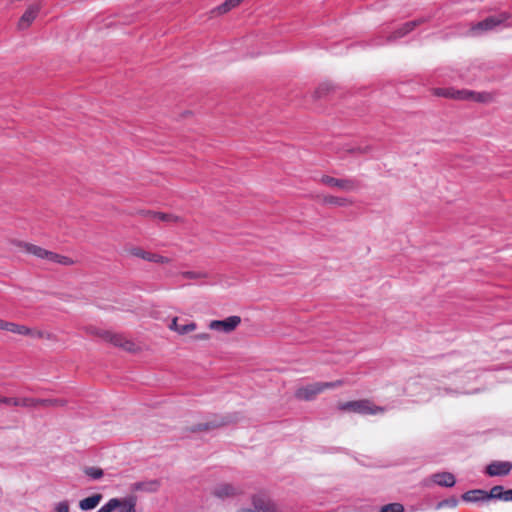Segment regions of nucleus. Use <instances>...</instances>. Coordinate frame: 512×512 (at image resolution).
Masks as SVG:
<instances>
[{
    "instance_id": "nucleus-1",
    "label": "nucleus",
    "mask_w": 512,
    "mask_h": 512,
    "mask_svg": "<svg viewBox=\"0 0 512 512\" xmlns=\"http://www.w3.org/2000/svg\"><path fill=\"white\" fill-rule=\"evenodd\" d=\"M238 420V413H230L225 415L213 414L208 421L193 425L188 428V431L191 433L208 432L231 424H235L238 422Z\"/></svg>"
},
{
    "instance_id": "nucleus-2",
    "label": "nucleus",
    "mask_w": 512,
    "mask_h": 512,
    "mask_svg": "<svg viewBox=\"0 0 512 512\" xmlns=\"http://www.w3.org/2000/svg\"><path fill=\"white\" fill-rule=\"evenodd\" d=\"M17 245L20 248H23L27 253L32 254L41 259H47L48 261L53 263H57L63 266H71L75 264V261L67 256L46 250L40 246L31 243L18 242Z\"/></svg>"
},
{
    "instance_id": "nucleus-3",
    "label": "nucleus",
    "mask_w": 512,
    "mask_h": 512,
    "mask_svg": "<svg viewBox=\"0 0 512 512\" xmlns=\"http://www.w3.org/2000/svg\"><path fill=\"white\" fill-rule=\"evenodd\" d=\"M338 409L341 411L353 412L361 415H374L384 411L383 407L374 405L368 399L339 403Z\"/></svg>"
},
{
    "instance_id": "nucleus-4",
    "label": "nucleus",
    "mask_w": 512,
    "mask_h": 512,
    "mask_svg": "<svg viewBox=\"0 0 512 512\" xmlns=\"http://www.w3.org/2000/svg\"><path fill=\"white\" fill-rule=\"evenodd\" d=\"M343 384V381L336 380L333 382H316L303 387L298 388L295 391V397L299 400L311 401L319 393L323 392L328 388H336Z\"/></svg>"
},
{
    "instance_id": "nucleus-5",
    "label": "nucleus",
    "mask_w": 512,
    "mask_h": 512,
    "mask_svg": "<svg viewBox=\"0 0 512 512\" xmlns=\"http://www.w3.org/2000/svg\"><path fill=\"white\" fill-rule=\"evenodd\" d=\"M87 332L91 335H96L100 338H102L104 341L109 342L113 344L116 347H120L124 349L125 351L132 352L135 350V344L126 339L121 334L112 333L110 331L100 330L96 327H89L87 328Z\"/></svg>"
},
{
    "instance_id": "nucleus-6",
    "label": "nucleus",
    "mask_w": 512,
    "mask_h": 512,
    "mask_svg": "<svg viewBox=\"0 0 512 512\" xmlns=\"http://www.w3.org/2000/svg\"><path fill=\"white\" fill-rule=\"evenodd\" d=\"M321 183L330 187H336L345 192L356 191L362 187V182L356 178H334L332 176L323 175L320 179Z\"/></svg>"
},
{
    "instance_id": "nucleus-7",
    "label": "nucleus",
    "mask_w": 512,
    "mask_h": 512,
    "mask_svg": "<svg viewBox=\"0 0 512 512\" xmlns=\"http://www.w3.org/2000/svg\"><path fill=\"white\" fill-rule=\"evenodd\" d=\"M507 20V16L505 14L500 15H492L488 16L485 19L477 22L476 24L472 25L471 32L473 35H480L484 32H488L502 24L504 21Z\"/></svg>"
},
{
    "instance_id": "nucleus-8",
    "label": "nucleus",
    "mask_w": 512,
    "mask_h": 512,
    "mask_svg": "<svg viewBox=\"0 0 512 512\" xmlns=\"http://www.w3.org/2000/svg\"><path fill=\"white\" fill-rule=\"evenodd\" d=\"M426 21H427L426 18H419V19H415V20L408 21V22L404 23L401 27H399L398 29L393 31L387 37V41L391 42V41H394V40H397L399 38L406 36L407 34L412 32L416 27L425 23Z\"/></svg>"
},
{
    "instance_id": "nucleus-9",
    "label": "nucleus",
    "mask_w": 512,
    "mask_h": 512,
    "mask_svg": "<svg viewBox=\"0 0 512 512\" xmlns=\"http://www.w3.org/2000/svg\"><path fill=\"white\" fill-rule=\"evenodd\" d=\"M241 488L234 486L230 483H220L216 485L212 491V494L219 499L232 498L242 494Z\"/></svg>"
},
{
    "instance_id": "nucleus-10",
    "label": "nucleus",
    "mask_w": 512,
    "mask_h": 512,
    "mask_svg": "<svg viewBox=\"0 0 512 512\" xmlns=\"http://www.w3.org/2000/svg\"><path fill=\"white\" fill-rule=\"evenodd\" d=\"M241 323L239 316H230L224 320H213L209 324L212 330H219L226 333L233 331Z\"/></svg>"
},
{
    "instance_id": "nucleus-11",
    "label": "nucleus",
    "mask_w": 512,
    "mask_h": 512,
    "mask_svg": "<svg viewBox=\"0 0 512 512\" xmlns=\"http://www.w3.org/2000/svg\"><path fill=\"white\" fill-rule=\"evenodd\" d=\"M512 470V463L509 461H493L486 467V474L490 477L506 476Z\"/></svg>"
},
{
    "instance_id": "nucleus-12",
    "label": "nucleus",
    "mask_w": 512,
    "mask_h": 512,
    "mask_svg": "<svg viewBox=\"0 0 512 512\" xmlns=\"http://www.w3.org/2000/svg\"><path fill=\"white\" fill-rule=\"evenodd\" d=\"M252 505L258 512H277L276 504L264 494L253 495Z\"/></svg>"
},
{
    "instance_id": "nucleus-13",
    "label": "nucleus",
    "mask_w": 512,
    "mask_h": 512,
    "mask_svg": "<svg viewBox=\"0 0 512 512\" xmlns=\"http://www.w3.org/2000/svg\"><path fill=\"white\" fill-rule=\"evenodd\" d=\"M40 11V6L37 4H33L28 7V9L24 12L21 18L18 21V28L20 30L27 29L31 23L35 20L36 16Z\"/></svg>"
},
{
    "instance_id": "nucleus-14",
    "label": "nucleus",
    "mask_w": 512,
    "mask_h": 512,
    "mask_svg": "<svg viewBox=\"0 0 512 512\" xmlns=\"http://www.w3.org/2000/svg\"><path fill=\"white\" fill-rule=\"evenodd\" d=\"M463 99L478 103H489L493 100V94L489 92H475L472 90L462 89Z\"/></svg>"
},
{
    "instance_id": "nucleus-15",
    "label": "nucleus",
    "mask_w": 512,
    "mask_h": 512,
    "mask_svg": "<svg viewBox=\"0 0 512 512\" xmlns=\"http://www.w3.org/2000/svg\"><path fill=\"white\" fill-rule=\"evenodd\" d=\"M110 501H116L118 503L116 507L118 512H136L137 497L135 495L124 498H111Z\"/></svg>"
},
{
    "instance_id": "nucleus-16",
    "label": "nucleus",
    "mask_w": 512,
    "mask_h": 512,
    "mask_svg": "<svg viewBox=\"0 0 512 512\" xmlns=\"http://www.w3.org/2000/svg\"><path fill=\"white\" fill-rule=\"evenodd\" d=\"M432 481L441 487H453L456 483L455 476L450 472H439L432 475Z\"/></svg>"
},
{
    "instance_id": "nucleus-17",
    "label": "nucleus",
    "mask_w": 512,
    "mask_h": 512,
    "mask_svg": "<svg viewBox=\"0 0 512 512\" xmlns=\"http://www.w3.org/2000/svg\"><path fill=\"white\" fill-rule=\"evenodd\" d=\"M160 487V481L157 479L149 481H140L132 484V491L156 492Z\"/></svg>"
},
{
    "instance_id": "nucleus-18",
    "label": "nucleus",
    "mask_w": 512,
    "mask_h": 512,
    "mask_svg": "<svg viewBox=\"0 0 512 512\" xmlns=\"http://www.w3.org/2000/svg\"><path fill=\"white\" fill-rule=\"evenodd\" d=\"M103 496L100 493L93 494L90 497L84 498L79 502V507L83 511L94 509L102 500Z\"/></svg>"
},
{
    "instance_id": "nucleus-19",
    "label": "nucleus",
    "mask_w": 512,
    "mask_h": 512,
    "mask_svg": "<svg viewBox=\"0 0 512 512\" xmlns=\"http://www.w3.org/2000/svg\"><path fill=\"white\" fill-rule=\"evenodd\" d=\"M434 94L439 97L451 98L456 100H462V90H456L454 88H435Z\"/></svg>"
},
{
    "instance_id": "nucleus-20",
    "label": "nucleus",
    "mask_w": 512,
    "mask_h": 512,
    "mask_svg": "<svg viewBox=\"0 0 512 512\" xmlns=\"http://www.w3.org/2000/svg\"><path fill=\"white\" fill-rule=\"evenodd\" d=\"M484 496V490L474 489L463 493L461 498L463 501L476 503L481 501H487Z\"/></svg>"
},
{
    "instance_id": "nucleus-21",
    "label": "nucleus",
    "mask_w": 512,
    "mask_h": 512,
    "mask_svg": "<svg viewBox=\"0 0 512 512\" xmlns=\"http://www.w3.org/2000/svg\"><path fill=\"white\" fill-rule=\"evenodd\" d=\"M4 330L15 333V334L24 335V336L31 334V328H29L25 325H20V324H17L14 322H8V321H6V323H5Z\"/></svg>"
},
{
    "instance_id": "nucleus-22",
    "label": "nucleus",
    "mask_w": 512,
    "mask_h": 512,
    "mask_svg": "<svg viewBox=\"0 0 512 512\" xmlns=\"http://www.w3.org/2000/svg\"><path fill=\"white\" fill-rule=\"evenodd\" d=\"M322 202H323V204H326V205H335V206H340V207L348 206L352 203L347 198L337 197V196H332V195L324 196L322 199Z\"/></svg>"
},
{
    "instance_id": "nucleus-23",
    "label": "nucleus",
    "mask_w": 512,
    "mask_h": 512,
    "mask_svg": "<svg viewBox=\"0 0 512 512\" xmlns=\"http://www.w3.org/2000/svg\"><path fill=\"white\" fill-rule=\"evenodd\" d=\"M486 500L499 499L502 500V494H504V488L501 485H496L491 488L489 492L484 490Z\"/></svg>"
},
{
    "instance_id": "nucleus-24",
    "label": "nucleus",
    "mask_w": 512,
    "mask_h": 512,
    "mask_svg": "<svg viewBox=\"0 0 512 512\" xmlns=\"http://www.w3.org/2000/svg\"><path fill=\"white\" fill-rule=\"evenodd\" d=\"M332 90H333V86L331 84L322 83L316 88V90L314 92V98L321 99L323 97H326Z\"/></svg>"
},
{
    "instance_id": "nucleus-25",
    "label": "nucleus",
    "mask_w": 512,
    "mask_h": 512,
    "mask_svg": "<svg viewBox=\"0 0 512 512\" xmlns=\"http://www.w3.org/2000/svg\"><path fill=\"white\" fill-rule=\"evenodd\" d=\"M243 0H226L224 3L217 7L219 14L226 13L232 8L238 6Z\"/></svg>"
},
{
    "instance_id": "nucleus-26",
    "label": "nucleus",
    "mask_w": 512,
    "mask_h": 512,
    "mask_svg": "<svg viewBox=\"0 0 512 512\" xmlns=\"http://www.w3.org/2000/svg\"><path fill=\"white\" fill-rule=\"evenodd\" d=\"M128 252L132 256L141 258V259L146 260V261H149L150 255H151V252H147V251L143 250L140 247H131V248L128 249Z\"/></svg>"
},
{
    "instance_id": "nucleus-27",
    "label": "nucleus",
    "mask_w": 512,
    "mask_h": 512,
    "mask_svg": "<svg viewBox=\"0 0 512 512\" xmlns=\"http://www.w3.org/2000/svg\"><path fill=\"white\" fill-rule=\"evenodd\" d=\"M65 404L66 401L63 399H39V406L42 407H58Z\"/></svg>"
},
{
    "instance_id": "nucleus-28",
    "label": "nucleus",
    "mask_w": 512,
    "mask_h": 512,
    "mask_svg": "<svg viewBox=\"0 0 512 512\" xmlns=\"http://www.w3.org/2000/svg\"><path fill=\"white\" fill-rule=\"evenodd\" d=\"M18 406L21 407H38L39 399L31 397L17 398Z\"/></svg>"
},
{
    "instance_id": "nucleus-29",
    "label": "nucleus",
    "mask_w": 512,
    "mask_h": 512,
    "mask_svg": "<svg viewBox=\"0 0 512 512\" xmlns=\"http://www.w3.org/2000/svg\"><path fill=\"white\" fill-rule=\"evenodd\" d=\"M84 473L94 479V480H98L100 479L103 475H104V472L101 468H98V467H85L84 468Z\"/></svg>"
},
{
    "instance_id": "nucleus-30",
    "label": "nucleus",
    "mask_w": 512,
    "mask_h": 512,
    "mask_svg": "<svg viewBox=\"0 0 512 512\" xmlns=\"http://www.w3.org/2000/svg\"><path fill=\"white\" fill-rule=\"evenodd\" d=\"M154 219H157V220H160L163 222H178V221H180L179 216L169 214V213H163V212H157L156 214H154Z\"/></svg>"
},
{
    "instance_id": "nucleus-31",
    "label": "nucleus",
    "mask_w": 512,
    "mask_h": 512,
    "mask_svg": "<svg viewBox=\"0 0 512 512\" xmlns=\"http://www.w3.org/2000/svg\"><path fill=\"white\" fill-rule=\"evenodd\" d=\"M379 512H405L401 503H389L381 507Z\"/></svg>"
},
{
    "instance_id": "nucleus-32",
    "label": "nucleus",
    "mask_w": 512,
    "mask_h": 512,
    "mask_svg": "<svg viewBox=\"0 0 512 512\" xmlns=\"http://www.w3.org/2000/svg\"><path fill=\"white\" fill-rule=\"evenodd\" d=\"M181 276L186 279L196 280L207 277V273L199 271H185L181 273Z\"/></svg>"
},
{
    "instance_id": "nucleus-33",
    "label": "nucleus",
    "mask_w": 512,
    "mask_h": 512,
    "mask_svg": "<svg viewBox=\"0 0 512 512\" xmlns=\"http://www.w3.org/2000/svg\"><path fill=\"white\" fill-rule=\"evenodd\" d=\"M457 505H458V499L456 497L452 496L450 498H447V499H444V500L438 502L437 508L438 509L444 508V507L454 508Z\"/></svg>"
},
{
    "instance_id": "nucleus-34",
    "label": "nucleus",
    "mask_w": 512,
    "mask_h": 512,
    "mask_svg": "<svg viewBox=\"0 0 512 512\" xmlns=\"http://www.w3.org/2000/svg\"><path fill=\"white\" fill-rule=\"evenodd\" d=\"M196 328H197V325L195 322H190V323H187L184 325H180L178 334L185 335V334H188V333L194 331Z\"/></svg>"
},
{
    "instance_id": "nucleus-35",
    "label": "nucleus",
    "mask_w": 512,
    "mask_h": 512,
    "mask_svg": "<svg viewBox=\"0 0 512 512\" xmlns=\"http://www.w3.org/2000/svg\"><path fill=\"white\" fill-rule=\"evenodd\" d=\"M170 261L171 260L168 257H164V256L156 254V253H151L150 259H149V262L160 263V264H168V263H170Z\"/></svg>"
},
{
    "instance_id": "nucleus-36",
    "label": "nucleus",
    "mask_w": 512,
    "mask_h": 512,
    "mask_svg": "<svg viewBox=\"0 0 512 512\" xmlns=\"http://www.w3.org/2000/svg\"><path fill=\"white\" fill-rule=\"evenodd\" d=\"M346 151L350 154H366L371 151V147L370 146H365V147L357 146V147L348 148Z\"/></svg>"
},
{
    "instance_id": "nucleus-37",
    "label": "nucleus",
    "mask_w": 512,
    "mask_h": 512,
    "mask_svg": "<svg viewBox=\"0 0 512 512\" xmlns=\"http://www.w3.org/2000/svg\"><path fill=\"white\" fill-rule=\"evenodd\" d=\"M118 503L116 501L111 502L110 500L102 506L97 512H113L116 510Z\"/></svg>"
},
{
    "instance_id": "nucleus-38",
    "label": "nucleus",
    "mask_w": 512,
    "mask_h": 512,
    "mask_svg": "<svg viewBox=\"0 0 512 512\" xmlns=\"http://www.w3.org/2000/svg\"><path fill=\"white\" fill-rule=\"evenodd\" d=\"M0 404L18 406L17 398L5 397L0 395Z\"/></svg>"
},
{
    "instance_id": "nucleus-39",
    "label": "nucleus",
    "mask_w": 512,
    "mask_h": 512,
    "mask_svg": "<svg viewBox=\"0 0 512 512\" xmlns=\"http://www.w3.org/2000/svg\"><path fill=\"white\" fill-rule=\"evenodd\" d=\"M56 512H69V504L67 501L59 502L55 508Z\"/></svg>"
},
{
    "instance_id": "nucleus-40",
    "label": "nucleus",
    "mask_w": 512,
    "mask_h": 512,
    "mask_svg": "<svg viewBox=\"0 0 512 512\" xmlns=\"http://www.w3.org/2000/svg\"><path fill=\"white\" fill-rule=\"evenodd\" d=\"M181 324H178V317H174L169 325V328L178 333Z\"/></svg>"
},
{
    "instance_id": "nucleus-41",
    "label": "nucleus",
    "mask_w": 512,
    "mask_h": 512,
    "mask_svg": "<svg viewBox=\"0 0 512 512\" xmlns=\"http://www.w3.org/2000/svg\"><path fill=\"white\" fill-rule=\"evenodd\" d=\"M44 335H45L44 331L31 329V334H28L27 336L36 337V338H44Z\"/></svg>"
},
{
    "instance_id": "nucleus-42",
    "label": "nucleus",
    "mask_w": 512,
    "mask_h": 512,
    "mask_svg": "<svg viewBox=\"0 0 512 512\" xmlns=\"http://www.w3.org/2000/svg\"><path fill=\"white\" fill-rule=\"evenodd\" d=\"M194 340H209L210 334L209 333H199L193 336Z\"/></svg>"
},
{
    "instance_id": "nucleus-43",
    "label": "nucleus",
    "mask_w": 512,
    "mask_h": 512,
    "mask_svg": "<svg viewBox=\"0 0 512 512\" xmlns=\"http://www.w3.org/2000/svg\"><path fill=\"white\" fill-rule=\"evenodd\" d=\"M503 501H512V489L504 490V494H502Z\"/></svg>"
},
{
    "instance_id": "nucleus-44",
    "label": "nucleus",
    "mask_w": 512,
    "mask_h": 512,
    "mask_svg": "<svg viewBox=\"0 0 512 512\" xmlns=\"http://www.w3.org/2000/svg\"><path fill=\"white\" fill-rule=\"evenodd\" d=\"M156 213L157 212L151 211V210H141V211H139V214H141L142 216L150 217V218H153V219H154V214H156Z\"/></svg>"
},
{
    "instance_id": "nucleus-45",
    "label": "nucleus",
    "mask_w": 512,
    "mask_h": 512,
    "mask_svg": "<svg viewBox=\"0 0 512 512\" xmlns=\"http://www.w3.org/2000/svg\"><path fill=\"white\" fill-rule=\"evenodd\" d=\"M44 338L52 341L56 340V336L53 333L49 332H45Z\"/></svg>"
},
{
    "instance_id": "nucleus-46",
    "label": "nucleus",
    "mask_w": 512,
    "mask_h": 512,
    "mask_svg": "<svg viewBox=\"0 0 512 512\" xmlns=\"http://www.w3.org/2000/svg\"><path fill=\"white\" fill-rule=\"evenodd\" d=\"M238 512H258L256 508L253 507V509H241Z\"/></svg>"
},
{
    "instance_id": "nucleus-47",
    "label": "nucleus",
    "mask_w": 512,
    "mask_h": 512,
    "mask_svg": "<svg viewBox=\"0 0 512 512\" xmlns=\"http://www.w3.org/2000/svg\"><path fill=\"white\" fill-rule=\"evenodd\" d=\"M5 323H6L5 320L0 319V330H4Z\"/></svg>"
}]
</instances>
